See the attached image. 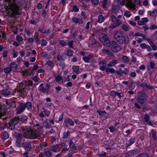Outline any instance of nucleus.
Listing matches in <instances>:
<instances>
[{
	"label": "nucleus",
	"instance_id": "nucleus-1",
	"mask_svg": "<svg viewBox=\"0 0 157 157\" xmlns=\"http://www.w3.org/2000/svg\"><path fill=\"white\" fill-rule=\"evenodd\" d=\"M41 128L38 126H34L31 128L28 126H21L18 127V129L23 133L24 137L31 139H34L40 136L42 133Z\"/></svg>",
	"mask_w": 157,
	"mask_h": 157
},
{
	"label": "nucleus",
	"instance_id": "nucleus-2",
	"mask_svg": "<svg viewBox=\"0 0 157 157\" xmlns=\"http://www.w3.org/2000/svg\"><path fill=\"white\" fill-rule=\"evenodd\" d=\"M8 2L7 9L10 10L12 13L15 15H19L20 13V7L16 3V0H5Z\"/></svg>",
	"mask_w": 157,
	"mask_h": 157
},
{
	"label": "nucleus",
	"instance_id": "nucleus-3",
	"mask_svg": "<svg viewBox=\"0 0 157 157\" xmlns=\"http://www.w3.org/2000/svg\"><path fill=\"white\" fill-rule=\"evenodd\" d=\"M147 98V96L145 93L139 92L138 94L136 100L138 102L142 104L146 102Z\"/></svg>",
	"mask_w": 157,
	"mask_h": 157
},
{
	"label": "nucleus",
	"instance_id": "nucleus-4",
	"mask_svg": "<svg viewBox=\"0 0 157 157\" xmlns=\"http://www.w3.org/2000/svg\"><path fill=\"white\" fill-rule=\"evenodd\" d=\"M101 41L103 45L107 47L111 46V43L109 40V39L107 36L104 34H101Z\"/></svg>",
	"mask_w": 157,
	"mask_h": 157
},
{
	"label": "nucleus",
	"instance_id": "nucleus-5",
	"mask_svg": "<svg viewBox=\"0 0 157 157\" xmlns=\"http://www.w3.org/2000/svg\"><path fill=\"white\" fill-rule=\"evenodd\" d=\"M19 122L18 117H14L11 119L8 122L9 127L11 129H13Z\"/></svg>",
	"mask_w": 157,
	"mask_h": 157
},
{
	"label": "nucleus",
	"instance_id": "nucleus-6",
	"mask_svg": "<svg viewBox=\"0 0 157 157\" xmlns=\"http://www.w3.org/2000/svg\"><path fill=\"white\" fill-rule=\"evenodd\" d=\"M123 35V33L121 30H115L113 33L114 38L118 43Z\"/></svg>",
	"mask_w": 157,
	"mask_h": 157
},
{
	"label": "nucleus",
	"instance_id": "nucleus-7",
	"mask_svg": "<svg viewBox=\"0 0 157 157\" xmlns=\"http://www.w3.org/2000/svg\"><path fill=\"white\" fill-rule=\"evenodd\" d=\"M111 49L114 52H116L121 49V46L116 41H112L111 43Z\"/></svg>",
	"mask_w": 157,
	"mask_h": 157
},
{
	"label": "nucleus",
	"instance_id": "nucleus-8",
	"mask_svg": "<svg viewBox=\"0 0 157 157\" xmlns=\"http://www.w3.org/2000/svg\"><path fill=\"white\" fill-rule=\"evenodd\" d=\"M21 147H22L26 151H29L31 149V142L29 140H24L22 142Z\"/></svg>",
	"mask_w": 157,
	"mask_h": 157
},
{
	"label": "nucleus",
	"instance_id": "nucleus-9",
	"mask_svg": "<svg viewBox=\"0 0 157 157\" xmlns=\"http://www.w3.org/2000/svg\"><path fill=\"white\" fill-rule=\"evenodd\" d=\"M129 38L127 36H123V37L120 39L118 44H127L129 42Z\"/></svg>",
	"mask_w": 157,
	"mask_h": 157
},
{
	"label": "nucleus",
	"instance_id": "nucleus-10",
	"mask_svg": "<svg viewBox=\"0 0 157 157\" xmlns=\"http://www.w3.org/2000/svg\"><path fill=\"white\" fill-rule=\"evenodd\" d=\"M109 20L118 26H120L122 23L121 21L118 19L114 15L111 16L109 18Z\"/></svg>",
	"mask_w": 157,
	"mask_h": 157
},
{
	"label": "nucleus",
	"instance_id": "nucleus-11",
	"mask_svg": "<svg viewBox=\"0 0 157 157\" xmlns=\"http://www.w3.org/2000/svg\"><path fill=\"white\" fill-rule=\"evenodd\" d=\"M99 65V69L102 71H105L107 67L106 66L107 65V62L105 60H104L99 62L98 63Z\"/></svg>",
	"mask_w": 157,
	"mask_h": 157
},
{
	"label": "nucleus",
	"instance_id": "nucleus-12",
	"mask_svg": "<svg viewBox=\"0 0 157 157\" xmlns=\"http://www.w3.org/2000/svg\"><path fill=\"white\" fill-rule=\"evenodd\" d=\"M16 109V113L18 114H20L24 112L25 109L22 104V102L19 104Z\"/></svg>",
	"mask_w": 157,
	"mask_h": 157
},
{
	"label": "nucleus",
	"instance_id": "nucleus-13",
	"mask_svg": "<svg viewBox=\"0 0 157 157\" xmlns=\"http://www.w3.org/2000/svg\"><path fill=\"white\" fill-rule=\"evenodd\" d=\"M72 21L73 23L78 24H82L83 23V21L82 18L77 17H73L72 19Z\"/></svg>",
	"mask_w": 157,
	"mask_h": 157
},
{
	"label": "nucleus",
	"instance_id": "nucleus-14",
	"mask_svg": "<svg viewBox=\"0 0 157 157\" xmlns=\"http://www.w3.org/2000/svg\"><path fill=\"white\" fill-rule=\"evenodd\" d=\"M22 104L24 107L25 109L27 108L28 110H31L32 108V104L31 102L28 101L26 103L22 102Z\"/></svg>",
	"mask_w": 157,
	"mask_h": 157
},
{
	"label": "nucleus",
	"instance_id": "nucleus-15",
	"mask_svg": "<svg viewBox=\"0 0 157 157\" xmlns=\"http://www.w3.org/2000/svg\"><path fill=\"white\" fill-rule=\"evenodd\" d=\"M64 123L66 127H68V124L71 126H73L74 125V121L70 118H66L64 120Z\"/></svg>",
	"mask_w": 157,
	"mask_h": 157
},
{
	"label": "nucleus",
	"instance_id": "nucleus-16",
	"mask_svg": "<svg viewBox=\"0 0 157 157\" xmlns=\"http://www.w3.org/2000/svg\"><path fill=\"white\" fill-rule=\"evenodd\" d=\"M6 104L8 106V108L11 107H15L16 106V102L15 101H13L11 100H7L6 101Z\"/></svg>",
	"mask_w": 157,
	"mask_h": 157
},
{
	"label": "nucleus",
	"instance_id": "nucleus-17",
	"mask_svg": "<svg viewBox=\"0 0 157 157\" xmlns=\"http://www.w3.org/2000/svg\"><path fill=\"white\" fill-rule=\"evenodd\" d=\"M120 7L114 4L112 5L111 11L112 13L116 14L119 11Z\"/></svg>",
	"mask_w": 157,
	"mask_h": 157
},
{
	"label": "nucleus",
	"instance_id": "nucleus-18",
	"mask_svg": "<svg viewBox=\"0 0 157 157\" xmlns=\"http://www.w3.org/2000/svg\"><path fill=\"white\" fill-rule=\"evenodd\" d=\"M28 117L25 115H22L20 117H18L19 122H21L22 123H25L27 121Z\"/></svg>",
	"mask_w": 157,
	"mask_h": 157
},
{
	"label": "nucleus",
	"instance_id": "nucleus-19",
	"mask_svg": "<svg viewBox=\"0 0 157 157\" xmlns=\"http://www.w3.org/2000/svg\"><path fill=\"white\" fill-rule=\"evenodd\" d=\"M94 55L92 54H89L87 56H84L82 58V59L85 63H89L90 59L94 57Z\"/></svg>",
	"mask_w": 157,
	"mask_h": 157
},
{
	"label": "nucleus",
	"instance_id": "nucleus-20",
	"mask_svg": "<svg viewBox=\"0 0 157 157\" xmlns=\"http://www.w3.org/2000/svg\"><path fill=\"white\" fill-rule=\"evenodd\" d=\"M1 20L0 19V27L1 24ZM6 39V36L5 33H2L0 29V41H4Z\"/></svg>",
	"mask_w": 157,
	"mask_h": 157
},
{
	"label": "nucleus",
	"instance_id": "nucleus-21",
	"mask_svg": "<svg viewBox=\"0 0 157 157\" xmlns=\"http://www.w3.org/2000/svg\"><path fill=\"white\" fill-rule=\"evenodd\" d=\"M49 85L48 84H47L46 85L45 87L43 86L40 90V91L43 92L44 93H46L47 94H48V91L49 90Z\"/></svg>",
	"mask_w": 157,
	"mask_h": 157
},
{
	"label": "nucleus",
	"instance_id": "nucleus-22",
	"mask_svg": "<svg viewBox=\"0 0 157 157\" xmlns=\"http://www.w3.org/2000/svg\"><path fill=\"white\" fill-rule=\"evenodd\" d=\"M117 63V61L116 60H113L109 62V63L107 64V67H114Z\"/></svg>",
	"mask_w": 157,
	"mask_h": 157
},
{
	"label": "nucleus",
	"instance_id": "nucleus-23",
	"mask_svg": "<svg viewBox=\"0 0 157 157\" xmlns=\"http://www.w3.org/2000/svg\"><path fill=\"white\" fill-rule=\"evenodd\" d=\"M47 143L45 142H43L40 144V145L37 147V149L39 150H42L44 149L47 146Z\"/></svg>",
	"mask_w": 157,
	"mask_h": 157
},
{
	"label": "nucleus",
	"instance_id": "nucleus-24",
	"mask_svg": "<svg viewBox=\"0 0 157 157\" xmlns=\"http://www.w3.org/2000/svg\"><path fill=\"white\" fill-rule=\"evenodd\" d=\"M43 153V155L46 157H51L52 155V153L48 149H45Z\"/></svg>",
	"mask_w": 157,
	"mask_h": 157
},
{
	"label": "nucleus",
	"instance_id": "nucleus-25",
	"mask_svg": "<svg viewBox=\"0 0 157 157\" xmlns=\"http://www.w3.org/2000/svg\"><path fill=\"white\" fill-rule=\"evenodd\" d=\"M1 136L2 139L6 140L9 138V136L7 132L4 131L2 132Z\"/></svg>",
	"mask_w": 157,
	"mask_h": 157
},
{
	"label": "nucleus",
	"instance_id": "nucleus-26",
	"mask_svg": "<svg viewBox=\"0 0 157 157\" xmlns=\"http://www.w3.org/2000/svg\"><path fill=\"white\" fill-rule=\"evenodd\" d=\"M72 70L73 71L75 72L76 74L80 73L79 71V67L78 66H73L72 67Z\"/></svg>",
	"mask_w": 157,
	"mask_h": 157
},
{
	"label": "nucleus",
	"instance_id": "nucleus-27",
	"mask_svg": "<svg viewBox=\"0 0 157 157\" xmlns=\"http://www.w3.org/2000/svg\"><path fill=\"white\" fill-rule=\"evenodd\" d=\"M38 31L39 32H40L42 33H48L49 34L51 32H50V30L49 29H44V28L42 27V28H39L38 29Z\"/></svg>",
	"mask_w": 157,
	"mask_h": 157
},
{
	"label": "nucleus",
	"instance_id": "nucleus-28",
	"mask_svg": "<svg viewBox=\"0 0 157 157\" xmlns=\"http://www.w3.org/2000/svg\"><path fill=\"white\" fill-rule=\"evenodd\" d=\"M67 142L69 144V147L71 149H76V147L75 144L72 142L71 140H67Z\"/></svg>",
	"mask_w": 157,
	"mask_h": 157
},
{
	"label": "nucleus",
	"instance_id": "nucleus-29",
	"mask_svg": "<svg viewBox=\"0 0 157 157\" xmlns=\"http://www.w3.org/2000/svg\"><path fill=\"white\" fill-rule=\"evenodd\" d=\"M43 126L46 128H50L52 127L51 124L47 121H43Z\"/></svg>",
	"mask_w": 157,
	"mask_h": 157
},
{
	"label": "nucleus",
	"instance_id": "nucleus-30",
	"mask_svg": "<svg viewBox=\"0 0 157 157\" xmlns=\"http://www.w3.org/2000/svg\"><path fill=\"white\" fill-rule=\"evenodd\" d=\"M150 66L149 65L147 66V68L148 71H150L151 69H153L155 65V63L151 61L150 62Z\"/></svg>",
	"mask_w": 157,
	"mask_h": 157
},
{
	"label": "nucleus",
	"instance_id": "nucleus-31",
	"mask_svg": "<svg viewBox=\"0 0 157 157\" xmlns=\"http://www.w3.org/2000/svg\"><path fill=\"white\" fill-rule=\"evenodd\" d=\"M105 70L106 74L108 75L109 73H114L115 69L113 68L107 67Z\"/></svg>",
	"mask_w": 157,
	"mask_h": 157
},
{
	"label": "nucleus",
	"instance_id": "nucleus-32",
	"mask_svg": "<svg viewBox=\"0 0 157 157\" xmlns=\"http://www.w3.org/2000/svg\"><path fill=\"white\" fill-rule=\"evenodd\" d=\"M50 149L51 151L54 152H56L59 151V147L57 145H54L52 146H51Z\"/></svg>",
	"mask_w": 157,
	"mask_h": 157
},
{
	"label": "nucleus",
	"instance_id": "nucleus-33",
	"mask_svg": "<svg viewBox=\"0 0 157 157\" xmlns=\"http://www.w3.org/2000/svg\"><path fill=\"white\" fill-rule=\"evenodd\" d=\"M105 18L102 15H100L98 17V21L99 23H103L105 20Z\"/></svg>",
	"mask_w": 157,
	"mask_h": 157
},
{
	"label": "nucleus",
	"instance_id": "nucleus-34",
	"mask_svg": "<svg viewBox=\"0 0 157 157\" xmlns=\"http://www.w3.org/2000/svg\"><path fill=\"white\" fill-rule=\"evenodd\" d=\"M127 3L128 6L131 8H134L136 6V4L132 2V0H129Z\"/></svg>",
	"mask_w": 157,
	"mask_h": 157
},
{
	"label": "nucleus",
	"instance_id": "nucleus-35",
	"mask_svg": "<svg viewBox=\"0 0 157 157\" xmlns=\"http://www.w3.org/2000/svg\"><path fill=\"white\" fill-rule=\"evenodd\" d=\"M135 141V138H131L128 141V143L126 144L127 147L130 146L131 145L133 144Z\"/></svg>",
	"mask_w": 157,
	"mask_h": 157
},
{
	"label": "nucleus",
	"instance_id": "nucleus-36",
	"mask_svg": "<svg viewBox=\"0 0 157 157\" xmlns=\"http://www.w3.org/2000/svg\"><path fill=\"white\" fill-rule=\"evenodd\" d=\"M151 133L152 135V139L154 140H156L157 139L156 134L157 132H156L153 129H152L151 130Z\"/></svg>",
	"mask_w": 157,
	"mask_h": 157
},
{
	"label": "nucleus",
	"instance_id": "nucleus-37",
	"mask_svg": "<svg viewBox=\"0 0 157 157\" xmlns=\"http://www.w3.org/2000/svg\"><path fill=\"white\" fill-rule=\"evenodd\" d=\"M22 139H16V144L17 147H21L22 142H21Z\"/></svg>",
	"mask_w": 157,
	"mask_h": 157
},
{
	"label": "nucleus",
	"instance_id": "nucleus-38",
	"mask_svg": "<svg viewBox=\"0 0 157 157\" xmlns=\"http://www.w3.org/2000/svg\"><path fill=\"white\" fill-rule=\"evenodd\" d=\"M10 67L12 70H13V69L14 68H17V65L15 62H13L10 63Z\"/></svg>",
	"mask_w": 157,
	"mask_h": 157
},
{
	"label": "nucleus",
	"instance_id": "nucleus-39",
	"mask_svg": "<svg viewBox=\"0 0 157 157\" xmlns=\"http://www.w3.org/2000/svg\"><path fill=\"white\" fill-rule=\"evenodd\" d=\"M2 94L5 96H8L10 94V92L7 89H5L2 91Z\"/></svg>",
	"mask_w": 157,
	"mask_h": 157
},
{
	"label": "nucleus",
	"instance_id": "nucleus-40",
	"mask_svg": "<svg viewBox=\"0 0 157 157\" xmlns=\"http://www.w3.org/2000/svg\"><path fill=\"white\" fill-rule=\"evenodd\" d=\"M14 135L17 139H22V136L21 134L15 132L14 133Z\"/></svg>",
	"mask_w": 157,
	"mask_h": 157
},
{
	"label": "nucleus",
	"instance_id": "nucleus-41",
	"mask_svg": "<svg viewBox=\"0 0 157 157\" xmlns=\"http://www.w3.org/2000/svg\"><path fill=\"white\" fill-rule=\"evenodd\" d=\"M97 112L98 113L99 115L101 116H102L106 114V112L105 111H102L100 109L97 110Z\"/></svg>",
	"mask_w": 157,
	"mask_h": 157
},
{
	"label": "nucleus",
	"instance_id": "nucleus-42",
	"mask_svg": "<svg viewBox=\"0 0 157 157\" xmlns=\"http://www.w3.org/2000/svg\"><path fill=\"white\" fill-rule=\"evenodd\" d=\"M57 60L59 61H61L64 59V55L63 54H58L57 57Z\"/></svg>",
	"mask_w": 157,
	"mask_h": 157
},
{
	"label": "nucleus",
	"instance_id": "nucleus-43",
	"mask_svg": "<svg viewBox=\"0 0 157 157\" xmlns=\"http://www.w3.org/2000/svg\"><path fill=\"white\" fill-rule=\"evenodd\" d=\"M101 6L103 8H106L108 4L107 0H103L101 2Z\"/></svg>",
	"mask_w": 157,
	"mask_h": 157
},
{
	"label": "nucleus",
	"instance_id": "nucleus-44",
	"mask_svg": "<svg viewBox=\"0 0 157 157\" xmlns=\"http://www.w3.org/2000/svg\"><path fill=\"white\" fill-rule=\"evenodd\" d=\"M121 28L125 31H127L129 30L128 26L125 24H123L121 26Z\"/></svg>",
	"mask_w": 157,
	"mask_h": 157
},
{
	"label": "nucleus",
	"instance_id": "nucleus-45",
	"mask_svg": "<svg viewBox=\"0 0 157 157\" xmlns=\"http://www.w3.org/2000/svg\"><path fill=\"white\" fill-rule=\"evenodd\" d=\"M148 155L147 154L144 153L137 155L135 157H148Z\"/></svg>",
	"mask_w": 157,
	"mask_h": 157
},
{
	"label": "nucleus",
	"instance_id": "nucleus-46",
	"mask_svg": "<svg viewBox=\"0 0 157 157\" xmlns=\"http://www.w3.org/2000/svg\"><path fill=\"white\" fill-rule=\"evenodd\" d=\"M73 51L71 49H69L66 51V54L67 56H72L73 55Z\"/></svg>",
	"mask_w": 157,
	"mask_h": 157
},
{
	"label": "nucleus",
	"instance_id": "nucleus-47",
	"mask_svg": "<svg viewBox=\"0 0 157 157\" xmlns=\"http://www.w3.org/2000/svg\"><path fill=\"white\" fill-rule=\"evenodd\" d=\"M12 70V69H11L10 67H9L5 68L4 69V72L6 74H8Z\"/></svg>",
	"mask_w": 157,
	"mask_h": 157
},
{
	"label": "nucleus",
	"instance_id": "nucleus-48",
	"mask_svg": "<svg viewBox=\"0 0 157 157\" xmlns=\"http://www.w3.org/2000/svg\"><path fill=\"white\" fill-rule=\"evenodd\" d=\"M55 80L57 82L60 81L62 79V76L58 75H56L55 76Z\"/></svg>",
	"mask_w": 157,
	"mask_h": 157
},
{
	"label": "nucleus",
	"instance_id": "nucleus-49",
	"mask_svg": "<svg viewBox=\"0 0 157 157\" xmlns=\"http://www.w3.org/2000/svg\"><path fill=\"white\" fill-rule=\"evenodd\" d=\"M91 2L93 5L97 6L99 3V0H91Z\"/></svg>",
	"mask_w": 157,
	"mask_h": 157
},
{
	"label": "nucleus",
	"instance_id": "nucleus-50",
	"mask_svg": "<svg viewBox=\"0 0 157 157\" xmlns=\"http://www.w3.org/2000/svg\"><path fill=\"white\" fill-rule=\"evenodd\" d=\"M123 62L126 63H128L129 61V59L128 57L126 56H124L122 57Z\"/></svg>",
	"mask_w": 157,
	"mask_h": 157
},
{
	"label": "nucleus",
	"instance_id": "nucleus-51",
	"mask_svg": "<svg viewBox=\"0 0 157 157\" xmlns=\"http://www.w3.org/2000/svg\"><path fill=\"white\" fill-rule=\"evenodd\" d=\"M59 44L62 47H64L67 44V43L63 40H61L59 41Z\"/></svg>",
	"mask_w": 157,
	"mask_h": 157
},
{
	"label": "nucleus",
	"instance_id": "nucleus-52",
	"mask_svg": "<svg viewBox=\"0 0 157 157\" xmlns=\"http://www.w3.org/2000/svg\"><path fill=\"white\" fill-rule=\"evenodd\" d=\"M70 133V132L68 131L67 132H64L63 134V139H66L67 138L68 136Z\"/></svg>",
	"mask_w": 157,
	"mask_h": 157
},
{
	"label": "nucleus",
	"instance_id": "nucleus-53",
	"mask_svg": "<svg viewBox=\"0 0 157 157\" xmlns=\"http://www.w3.org/2000/svg\"><path fill=\"white\" fill-rule=\"evenodd\" d=\"M6 114V112L4 110L0 109V118L3 117Z\"/></svg>",
	"mask_w": 157,
	"mask_h": 157
},
{
	"label": "nucleus",
	"instance_id": "nucleus-54",
	"mask_svg": "<svg viewBox=\"0 0 157 157\" xmlns=\"http://www.w3.org/2000/svg\"><path fill=\"white\" fill-rule=\"evenodd\" d=\"M134 36H141L143 38H145V36L142 33H141L139 32L136 33L134 34Z\"/></svg>",
	"mask_w": 157,
	"mask_h": 157
},
{
	"label": "nucleus",
	"instance_id": "nucleus-55",
	"mask_svg": "<svg viewBox=\"0 0 157 157\" xmlns=\"http://www.w3.org/2000/svg\"><path fill=\"white\" fill-rule=\"evenodd\" d=\"M130 153L132 154V156H133L135 154H136V153H139L138 150L137 149H135L134 150H131L129 151Z\"/></svg>",
	"mask_w": 157,
	"mask_h": 157
},
{
	"label": "nucleus",
	"instance_id": "nucleus-56",
	"mask_svg": "<svg viewBox=\"0 0 157 157\" xmlns=\"http://www.w3.org/2000/svg\"><path fill=\"white\" fill-rule=\"evenodd\" d=\"M90 44L91 45H93L97 43V41L94 38H91L90 40Z\"/></svg>",
	"mask_w": 157,
	"mask_h": 157
},
{
	"label": "nucleus",
	"instance_id": "nucleus-57",
	"mask_svg": "<svg viewBox=\"0 0 157 157\" xmlns=\"http://www.w3.org/2000/svg\"><path fill=\"white\" fill-rule=\"evenodd\" d=\"M16 40L18 42H21L23 40V38L22 36L20 35H17L16 36Z\"/></svg>",
	"mask_w": 157,
	"mask_h": 157
},
{
	"label": "nucleus",
	"instance_id": "nucleus-58",
	"mask_svg": "<svg viewBox=\"0 0 157 157\" xmlns=\"http://www.w3.org/2000/svg\"><path fill=\"white\" fill-rule=\"evenodd\" d=\"M25 85L32 86L33 85V81L30 80L25 81Z\"/></svg>",
	"mask_w": 157,
	"mask_h": 157
},
{
	"label": "nucleus",
	"instance_id": "nucleus-59",
	"mask_svg": "<svg viewBox=\"0 0 157 157\" xmlns=\"http://www.w3.org/2000/svg\"><path fill=\"white\" fill-rule=\"evenodd\" d=\"M72 9L73 11L75 12H78L79 11L78 8L75 5H74L73 6Z\"/></svg>",
	"mask_w": 157,
	"mask_h": 157
},
{
	"label": "nucleus",
	"instance_id": "nucleus-60",
	"mask_svg": "<svg viewBox=\"0 0 157 157\" xmlns=\"http://www.w3.org/2000/svg\"><path fill=\"white\" fill-rule=\"evenodd\" d=\"M144 120L146 122H148L149 120V116L147 114H145L144 115Z\"/></svg>",
	"mask_w": 157,
	"mask_h": 157
},
{
	"label": "nucleus",
	"instance_id": "nucleus-61",
	"mask_svg": "<svg viewBox=\"0 0 157 157\" xmlns=\"http://www.w3.org/2000/svg\"><path fill=\"white\" fill-rule=\"evenodd\" d=\"M70 81V77L68 76H67V77H65L64 78L62 79V82H65L67 81Z\"/></svg>",
	"mask_w": 157,
	"mask_h": 157
},
{
	"label": "nucleus",
	"instance_id": "nucleus-62",
	"mask_svg": "<svg viewBox=\"0 0 157 157\" xmlns=\"http://www.w3.org/2000/svg\"><path fill=\"white\" fill-rule=\"evenodd\" d=\"M81 16L82 17V18L84 19H86L87 18V16L86 13L83 12L82 11L81 13Z\"/></svg>",
	"mask_w": 157,
	"mask_h": 157
},
{
	"label": "nucleus",
	"instance_id": "nucleus-63",
	"mask_svg": "<svg viewBox=\"0 0 157 157\" xmlns=\"http://www.w3.org/2000/svg\"><path fill=\"white\" fill-rule=\"evenodd\" d=\"M124 15L127 17H129L131 16L130 12L129 11L127 10L124 14Z\"/></svg>",
	"mask_w": 157,
	"mask_h": 157
},
{
	"label": "nucleus",
	"instance_id": "nucleus-64",
	"mask_svg": "<svg viewBox=\"0 0 157 157\" xmlns=\"http://www.w3.org/2000/svg\"><path fill=\"white\" fill-rule=\"evenodd\" d=\"M43 112H44L45 116L47 117L49 116L50 114V112L48 110L44 109Z\"/></svg>",
	"mask_w": 157,
	"mask_h": 157
}]
</instances>
